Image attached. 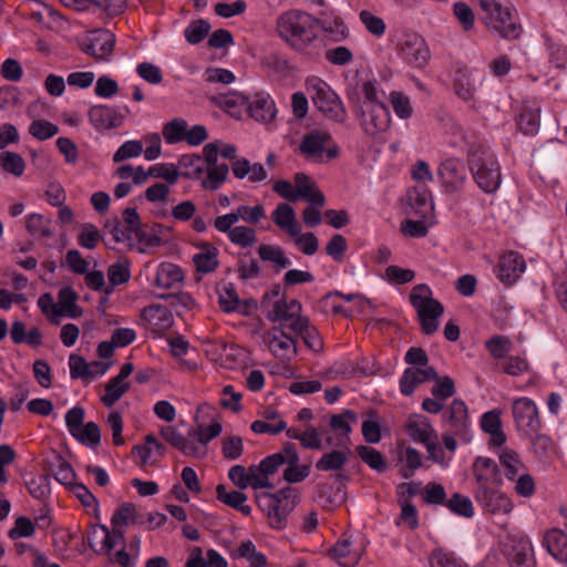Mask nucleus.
Returning a JSON list of instances; mask_svg holds the SVG:
<instances>
[{
  "label": "nucleus",
  "mask_w": 567,
  "mask_h": 567,
  "mask_svg": "<svg viewBox=\"0 0 567 567\" xmlns=\"http://www.w3.org/2000/svg\"><path fill=\"white\" fill-rule=\"evenodd\" d=\"M466 159L477 187L485 194H495L502 184V173L489 148L481 142L468 143Z\"/></svg>",
  "instance_id": "1"
},
{
  "label": "nucleus",
  "mask_w": 567,
  "mask_h": 567,
  "mask_svg": "<svg viewBox=\"0 0 567 567\" xmlns=\"http://www.w3.org/2000/svg\"><path fill=\"white\" fill-rule=\"evenodd\" d=\"M302 306L291 299L286 302L284 298L274 305V310L269 312L267 319L271 322L286 321L289 322L288 328L303 340L305 344L315 352L323 349V341L318 329L312 326L307 317L301 316Z\"/></svg>",
  "instance_id": "2"
},
{
  "label": "nucleus",
  "mask_w": 567,
  "mask_h": 567,
  "mask_svg": "<svg viewBox=\"0 0 567 567\" xmlns=\"http://www.w3.org/2000/svg\"><path fill=\"white\" fill-rule=\"evenodd\" d=\"M319 24V20L307 12L290 10L279 16L277 31L292 48L303 50L317 39Z\"/></svg>",
  "instance_id": "3"
},
{
  "label": "nucleus",
  "mask_w": 567,
  "mask_h": 567,
  "mask_svg": "<svg viewBox=\"0 0 567 567\" xmlns=\"http://www.w3.org/2000/svg\"><path fill=\"white\" fill-rule=\"evenodd\" d=\"M206 158V176L202 181L205 190H217L228 178L229 166L225 163L218 164V156L234 162L237 156V147L233 144L215 140L203 147Z\"/></svg>",
  "instance_id": "4"
},
{
  "label": "nucleus",
  "mask_w": 567,
  "mask_h": 567,
  "mask_svg": "<svg viewBox=\"0 0 567 567\" xmlns=\"http://www.w3.org/2000/svg\"><path fill=\"white\" fill-rule=\"evenodd\" d=\"M478 4L484 12L483 20L489 30L505 40L520 38L523 27L514 8L503 6L496 0H478Z\"/></svg>",
  "instance_id": "5"
},
{
  "label": "nucleus",
  "mask_w": 567,
  "mask_h": 567,
  "mask_svg": "<svg viewBox=\"0 0 567 567\" xmlns=\"http://www.w3.org/2000/svg\"><path fill=\"white\" fill-rule=\"evenodd\" d=\"M410 302L417 312L421 330L431 336L439 329L437 319L444 313L443 305L432 297V290L425 284L416 285L410 293Z\"/></svg>",
  "instance_id": "6"
},
{
  "label": "nucleus",
  "mask_w": 567,
  "mask_h": 567,
  "mask_svg": "<svg viewBox=\"0 0 567 567\" xmlns=\"http://www.w3.org/2000/svg\"><path fill=\"white\" fill-rule=\"evenodd\" d=\"M307 91L315 106L328 118L343 123L347 118L346 107L330 85L319 78L307 81Z\"/></svg>",
  "instance_id": "7"
},
{
  "label": "nucleus",
  "mask_w": 567,
  "mask_h": 567,
  "mask_svg": "<svg viewBox=\"0 0 567 567\" xmlns=\"http://www.w3.org/2000/svg\"><path fill=\"white\" fill-rule=\"evenodd\" d=\"M278 326L269 329L265 336L269 351L281 361H291L297 357V338L289 330V322L278 321Z\"/></svg>",
  "instance_id": "8"
},
{
  "label": "nucleus",
  "mask_w": 567,
  "mask_h": 567,
  "mask_svg": "<svg viewBox=\"0 0 567 567\" xmlns=\"http://www.w3.org/2000/svg\"><path fill=\"white\" fill-rule=\"evenodd\" d=\"M396 47L400 56L414 68L425 66L431 55L424 38L413 31L403 32Z\"/></svg>",
  "instance_id": "9"
},
{
  "label": "nucleus",
  "mask_w": 567,
  "mask_h": 567,
  "mask_svg": "<svg viewBox=\"0 0 567 567\" xmlns=\"http://www.w3.org/2000/svg\"><path fill=\"white\" fill-rule=\"evenodd\" d=\"M513 416L517 431L525 436L536 434L542 427L537 406L528 398H520L514 401Z\"/></svg>",
  "instance_id": "10"
},
{
  "label": "nucleus",
  "mask_w": 567,
  "mask_h": 567,
  "mask_svg": "<svg viewBox=\"0 0 567 567\" xmlns=\"http://www.w3.org/2000/svg\"><path fill=\"white\" fill-rule=\"evenodd\" d=\"M359 112L361 126L368 135L374 136L389 127L390 112L383 103L362 102Z\"/></svg>",
  "instance_id": "11"
},
{
  "label": "nucleus",
  "mask_w": 567,
  "mask_h": 567,
  "mask_svg": "<svg viewBox=\"0 0 567 567\" xmlns=\"http://www.w3.org/2000/svg\"><path fill=\"white\" fill-rule=\"evenodd\" d=\"M437 176L445 188V192H458L467 181L465 164L460 158H446L440 164Z\"/></svg>",
  "instance_id": "12"
},
{
  "label": "nucleus",
  "mask_w": 567,
  "mask_h": 567,
  "mask_svg": "<svg viewBox=\"0 0 567 567\" xmlns=\"http://www.w3.org/2000/svg\"><path fill=\"white\" fill-rule=\"evenodd\" d=\"M120 110L104 105H93L87 113L90 123L97 132H105L122 126L125 120V114L128 113V107L124 106Z\"/></svg>",
  "instance_id": "13"
},
{
  "label": "nucleus",
  "mask_w": 567,
  "mask_h": 567,
  "mask_svg": "<svg viewBox=\"0 0 567 567\" xmlns=\"http://www.w3.org/2000/svg\"><path fill=\"white\" fill-rule=\"evenodd\" d=\"M475 478V489L499 487L503 476L498 464L491 457L477 456L472 465Z\"/></svg>",
  "instance_id": "14"
},
{
  "label": "nucleus",
  "mask_w": 567,
  "mask_h": 567,
  "mask_svg": "<svg viewBox=\"0 0 567 567\" xmlns=\"http://www.w3.org/2000/svg\"><path fill=\"white\" fill-rule=\"evenodd\" d=\"M474 498L484 512L493 515H507L513 511L512 499L498 487L475 489Z\"/></svg>",
  "instance_id": "15"
},
{
  "label": "nucleus",
  "mask_w": 567,
  "mask_h": 567,
  "mask_svg": "<svg viewBox=\"0 0 567 567\" xmlns=\"http://www.w3.org/2000/svg\"><path fill=\"white\" fill-rule=\"evenodd\" d=\"M276 503L272 514H270V526L276 529H282L287 525L288 515L298 504V492L296 488L286 486L276 492Z\"/></svg>",
  "instance_id": "16"
},
{
  "label": "nucleus",
  "mask_w": 567,
  "mask_h": 567,
  "mask_svg": "<svg viewBox=\"0 0 567 567\" xmlns=\"http://www.w3.org/2000/svg\"><path fill=\"white\" fill-rule=\"evenodd\" d=\"M115 45V35L109 30H97L89 43H83L81 50L96 61H106Z\"/></svg>",
  "instance_id": "17"
},
{
  "label": "nucleus",
  "mask_w": 567,
  "mask_h": 567,
  "mask_svg": "<svg viewBox=\"0 0 567 567\" xmlns=\"http://www.w3.org/2000/svg\"><path fill=\"white\" fill-rule=\"evenodd\" d=\"M249 115L261 123L271 122L277 113L275 102L266 92H257L247 99Z\"/></svg>",
  "instance_id": "18"
},
{
  "label": "nucleus",
  "mask_w": 567,
  "mask_h": 567,
  "mask_svg": "<svg viewBox=\"0 0 567 567\" xmlns=\"http://www.w3.org/2000/svg\"><path fill=\"white\" fill-rule=\"evenodd\" d=\"M331 141L332 138L330 134L320 131H311L302 137L299 144V151L307 158L321 162L326 146Z\"/></svg>",
  "instance_id": "19"
},
{
  "label": "nucleus",
  "mask_w": 567,
  "mask_h": 567,
  "mask_svg": "<svg viewBox=\"0 0 567 567\" xmlns=\"http://www.w3.org/2000/svg\"><path fill=\"white\" fill-rule=\"evenodd\" d=\"M525 261L517 252L509 251L499 258L497 266V277L499 280L511 286L513 285L522 272L525 270Z\"/></svg>",
  "instance_id": "20"
},
{
  "label": "nucleus",
  "mask_w": 567,
  "mask_h": 567,
  "mask_svg": "<svg viewBox=\"0 0 567 567\" xmlns=\"http://www.w3.org/2000/svg\"><path fill=\"white\" fill-rule=\"evenodd\" d=\"M450 431L462 439L464 442H468V413L467 406L461 399H454L449 410L447 419Z\"/></svg>",
  "instance_id": "21"
},
{
  "label": "nucleus",
  "mask_w": 567,
  "mask_h": 567,
  "mask_svg": "<svg viewBox=\"0 0 567 567\" xmlns=\"http://www.w3.org/2000/svg\"><path fill=\"white\" fill-rule=\"evenodd\" d=\"M436 378L437 372L433 367H426L425 369L408 368L400 379V391L403 395L410 396L420 384Z\"/></svg>",
  "instance_id": "22"
},
{
  "label": "nucleus",
  "mask_w": 567,
  "mask_h": 567,
  "mask_svg": "<svg viewBox=\"0 0 567 567\" xmlns=\"http://www.w3.org/2000/svg\"><path fill=\"white\" fill-rule=\"evenodd\" d=\"M295 200L305 199L317 207H323L326 204V197L323 193L318 189L315 183L310 182V178L305 173H297L295 175Z\"/></svg>",
  "instance_id": "23"
},
{
  "label": "nucleus",
  "mask_w": 567,
  "mask_h": 567,
  "mask_svg": "<svg viewBox=\"0 0 567 567\" xmlns=\"http://www.w3.org/2000/svg\"><path fill=\"white\" fill-rule=\"evenodd\" d=\"M44 468L47 474L54 476V478L68 488L74 484L75 472L71 464L62 457L59 453H53L51 458L45 461Z\"/></svg>",
  "instance_id": "24"
},
{
  "label": "nucleus",
  "mask_w": 567,
  "mask_h": 567,
  "mask_svg": "<svg viewBox=\"0 0 567 567\" xmlns=\"http://www.w3.org/2000/svg\"><path fill=\"white\" fill-rule=\"evenodd\" d=\"M234 176L238 179L248 178L250 183L264 182L268 173L261 163L251 164L246 157H238L230 165Z\"/></svg>",
  "instance_id": "25"
},
{
  "label": "nucleus",
  "mask_w": 567,
  "mask_h": 567,
  "mask_svg": "<svg viewBox=\"0 0 567 567\" xmlns=\"http://www.w3.org/2000/svg\"><path fill=\"white\" fill-rule=\"evenodd\" d=\"M185 567H228V563L216 549H207L204 556L202 547L194 546L189 548Z\"/></svg>",
  "instance_id": "26"
},
{
  "label": "nucleus",
  "mask_w": 567,
  "mask_h": 567,
  "mask_svg": "<svg viewBox=\"0 0 567 567\" xmlns=\"http://www.w3.org/2000/svg\"><path fill=\"white\" fill-rule=\"evenodd\" d=\"M272 221L291 237L299 236L301 225L297 221L295 209L287 203L277 205L271 214Z\"/></svg>",
  "instance_id": "27"
},
{
  "label": "nucleus",
  "mask_w": 567,
  "mask_h": 567,
  "mask_svg": "<svg viewBox=\"0 0 567 567\" xmlns=\"http://www.w3.org/2000/svg\"><path fill=\"white\" fill-rule=\"evenodd\" d=\"M406 432L409 436L419 443H426L429 440H437L435 430L430 420L421 414H413L408 419Z\"/></svg>",
  "instance_id": "28"
},
{
  "label": "nucleus",
  "mask_w": 567,
  "mask_h": 567,
  "mask_svg": "<svg viewBox=\"0 0 567 567\" xmlns=\"http://www.w3.org/2000/svg\"><path fill=\"white\" fill-rule=\"evenodd\" d=\"M543 545L555 559L567 564V534L564 530L549 529L544 536Z\"/></svg>",
  "instance_id": "29"
},
{
  "label": "nucleus",
  "mask_w": 567,
  "mask_h": 567,
  "mask_svg": "<svg viewBox=\"0 0 567 567\" xmlns=\"http://www.w3.org/2000/svg\"><path fill=\"white\" fill-rule=\"evenodd\" d=\"M511 567H536L533 545L527 538H519L508 554Z\"/></svg>",
  "instance_id": "30"
},
{
  "label": "nucleus",
  "mask_w": 567,
  "mask_h": 567,
  "mask_svg": "<svg viewBox=\"0 0 567 567\" xmlns=\"http://www.w3.org/2000/svg\"><path fill=\"white\" fill-rule=\"evenodd\" d=\"M206 158L200 155H189L185 154L179 156V176L190 178V179H200L206 176Z\"/></svg>",
  "instance_id": "31"
},
{
  "label": "nucleus",
  "mask_w": 567,
  "mask_h": 567,
  "mask_svg": "<svg viewBox=\"0 0 567 567\" xmlns=\"http://www.w3.org/2000/svg\"><path fill=\"white\" fill-rule=\"evenodd\" d=\"M110 286L104 288V295H111L114 287L128 282L131 278V262L127 258H120L107 268Z\"/></svg>",
  "instance_id": "32"
},
{
  "label": "nucleus",
  "mask_w": 567,
  "mask_h": 567,
  "mask_svg": "<svg viewBox=\"0 0 567 567\" xmlns=\"http://www.w3.org/2000/svg\"><path fill=\"white\" fill-rule=\"evenodd\" d=\"M200 247L202 251L193 257L196 270L202 274L215 271L219 265L218 249L209 243H203Z\"/></svg>",
  "instance_id": "33"
},
{
  "label": "nucleus",
  "mask_w": 567,
  "mask_h": 567,
  "mask_svg": "<svg viewBox=\"0 0 567 567\" xmlns=\"http://www.w3.org/2000/svg\"><path fill=\"white\" fill-rule=\"evenodd\" d=\"M217 499L225 505L240 512L243 515H250L251 507L246 505L247 495L239 491L228 492L224 484H218L216 487Z\"/></svg>",
  "instance_id": "34"
},
{
  "label": "nucleus",
  "mask_w": 567,
  "mask_h": 567,
  "mask_svg": "<svg viewBox=\"0 0 567 567\" xmlns=\"http://www.w3.org/2000/svg\"><path fill=\"white\" fill-rule=\"evenodd\" d=\"M540 107L524 105L517 117V126L525 135H535L539 130Z\"/></svg>",
  "instance_id": "35"
},
{
  "label": "nucleus",
  "mask_w": 567,
  "mask_h": 567,
  "mask_svg": "<svg viewBox=\"0 0 567 567\" xmlns=\"http://www.w3.org/2000/svg\"><path fill=\"white\" fill-rule=\"evenodd\" d=\"M329 556L342 567H354L359 563V556L351 551L349 539L338 540L328 551Z\"/></svg>",
  "instance_id": "36"
},
{
  "label": "nucleus",
  "mask_w": 567,
  "mask_h": 567,
  "mask_svg": "<svg viewBox=\"0 0 567 567\" xmlns=\"http://www.w3.org/2000/svg\"><path fill=\"white\" fill-rule=\"evenodd\" d=\"M349 451L332 450L324 453L317 462L316 468L321 472H338L343 468L348 462Z\"/></svg>",
  "instance_id": "37"
},
{
  "label": "nucleus",
  "mask_w": 567,
  "mask_h": 567,
  "mask_svg": "<svg viewBox=\"0 0 567 567\" xmlns=\"http://www.w3.org/2000/svg\"><path fill=\"white\" fill-rule=\"evenodd\" d=\"M499 463L504 468L506 478L509 481H514L516 476L525 471V466L520 461L519 455L507 447L501 451Z\"/></svg>",
  "instance_id": "38"
},
{
  "label": "nucleus",
  "mask_w": 567,
  "mask_h": 567,
  "mask_svg": "<svg viewBox=\"0 0 567 567\" xmlns=\"http://www.w3.org/2000/svg\"><path fill=\"white\" fill-rule=\"evenodd\" d=\"M58 298L62 316L75 319L82 315V309L76 305L78 295L70 286L60 289Z\"/></svg>",
  "instance_id": "39"
},
{
  "label": "nucleus",
  "mask_w": 567,
  "mask_h": 567,
  "mask_svg": "<svg viewBox=\"0 0 567 567\" xmlns=\"http://www.w3.org/2000/svg\"><path fill=\"white\" fill-rule=\"evenodd\" d=\"M258 256L262 261L272 262L277 271L291 265L290 259L285 255L280 246L260 245L257 249Z\"/></svg>",
  "instance_id": "40"
},
{
  "label": "nucleus",
  "mask_w": 567,
  "mask_h": 567,
  "mask_svg": "<svg viewBox=\"0 0 567 567\" xmlns=\"http://www.w3.org/2000/svg\"><path fill=\"white\" fill-rule=\"evenodd\" d=\"M52 220L41 214H30L25 218V228L32 236H39L42 238H49L53 236L51 229Z\"/></svg>",
  "instance_id": "41"
},
{
  "label": "nucleus",
  "mask_w": 567,
  "mask_h": 567,
  "mask_svg": "<svg viewBox=\"0 0 567 567\" xmlns=\"http://www.w3.org/2000/svg\"><path fill=\"white\" fill-rule=\"evenodd\" d=\"M208 137V132L204 125L197 124L188 127L185 120L179 118V142L185 141L192 146L200 145Z\"/></svg>",
  "instance_id": "42"
},
{
  "label": "nucleus",
  "mask_w": 567,
  "mask_h": 567,
  "mask_svg": "<svg viewBox=\"0 0 567 567\" xmlns=\"http://www.w3.org/2000/svg\"><path fill=\"white\" fill-rule=\"evenodd\" d=\"M429 195L430 193L425 185L410 188L406 193L408 204L411 206L414 213L421 217H425L427 214Z\"/></svg>",
  "instance_id": "43"
},
{
  "label": "nucleus",
  "mask_w": 567,
  "mask_h": 567,
  "mask_svg": "<svg viewBox=\"0 0 567 567\" xmlns=\"http://www.w3.org/2000/svg\"><path fill=\"white\" fill-rule=\"evenodd\" d=\"M358 456L372 470L382 473L386 470V462L381 452L374 447L358 445L355 447Z\"/></svg>",
  "instance_id": "44"
},
{
  "label": "nucleus",
  "mask_w": 567,
  "mask_h": 567,
  "mask_svg": "<svg viewBox=\"0 0 567 567\" xmlns=\"http://www.w3.org/2000/svg\"><path fill=\"white\" fill-rule=\"evenodd\" d=\"M101 528V546L95 549L97 555L110 554L118 543H124V532L120 527H113L112 532L105 526L100 524Z\"/></svg>",
  "instance_id": "45"
},
{
  "label": "nucleus",
  "mask_w": 567,
  "mask_h": 567,
  "mask_svg": "<svg viewBox=\"0 0 567 567\" xmlns=\"http://www.w3.org/2000/svg\"><path fill=\"white\" fill-rule=\"evenodd\" d=\"M148 320L159 330H166L174 323L173 312L163 305H153L146 309Z\"/></svg>",
  "instance_id": "46"
},
{
  "label": "nucleus",
  "mask_w": 567,
  "mask_h": 567,
  "mask_svg": "<svg viewBox=\"0 0 567 567\" xmlns=\"http://www.w3.org/2000/svg\"><path fill=\"white\" fill-rule=\"evenodd\" d=\"M131 388L130 382H121L114 377L110 379V381L105 384V393L102 395V403L111 408L113 406L124 393H126Z\"/></svg>",
  "instance_id": "47"
},
{
  "label": "nucleus",
  "mask_w": 567,
  "mask_h": 567,
  "mask_svg": "<svg viewBox=\"0 0 567 567\" xmlns=\"http://www.w3.org/2000/svg\"><path fill=\"white\" fill-rule=\"evenodd\" d=\"M27 488L30 495L39 501L47 499L51 494L50 474H40L27 482Z\"/></svg>",
  "instance_id": "48"
},
{
  "label": "nucleus",
  "mask_w": 567,
  "mask_h": 567,
  "mask_svg": "<svg viewBox=\"0 0 567 567\" xmlns=\"http://www.w3.org/2000/svg\"><path fill=\"white\" fill-rule=\"evenodd\" d=\"M453 89L455 94L465 102L471 101L474 97L475 86L466 70L456 71Z\"/></svg>",
  "instance_id": "49"
},
{
  "label": "nucleus",
  "mask_w": 567,
  "mask_h": 567,
  "mask_svg": "<svg viewBox=\"0 0 567 567\" xmlns=\"http://www.w3.org/2000/svg\"><path fill=\"white\" fill-rule=\"evenodd\" d=\"M212 29L210 23L205 19H197L189 23L184 30V37L189 44H199Z\"/></svg>",
  "instance_id": "50"
},
{
  "label": "nucleus",
  "mask_w": 567,
  "mask_h": 567,
  "mask_svg": "<svg viewBox=\"0 0 567 567\" xmlns=\"http://www.w3.org/2000/svg\"><path fill=\"white\" fill-rule=\"evenodd\" d=\"M0 166L2 169L16 177L23 175L25 163L22 156L18 153L3 151L0 155Z\"/></svg>",
  "instance_id": "51"
},
{
  "label": "nucleus",
  "mask_w": 567,
  "mask_h": 567,
  "mask_svg": "<svg viewBox=\"0 0 567 567\" xmlns=\"http://www.w3.org/2000/svg\"><path fill=\"white\" fill-rule=\"evenodd\" d=\"M72 436L86 446L95 447L101 442V430L95 422H87L72 434Z\"/></svg>",
  "instance_id": "52"
},
{
  "label": "nucleus",
  "mask_w": 567,
  "mask_h": 567,
  "mask_svg": "<svg viewBox=\"0 0 567 567\" xmlns=\"http://www.w3.org/2000/svg\"><path fill=\"white\" fill-rule=\"evenodd\" d=\"M532 450L539 462L548 463L554 450L553 441L546 434H537L532 440Z\"/></svg>",
  "instance_id": "53"
},
{
  "label": "nucleus",
  "mask_w": 567,
  "mask_h": 567,
  "mask_svg": "<svg viewBox=\"0 0 567 567\" xmlns=\"http://www.w3.org/2000/svg\"><path fill=\"white\" fill-rule=\"evenodd\" d=\"M445 506L454 514L471 518L474 516V507L472 501L460 493H454L446 501Z\"/></svg>",
  "instance_id": "54"
},
{
  "label": "nucleus",
  "mask_w": 567,
  "mask_h": 567,
  "mask_svg": "<svg viewBox=\"0 0 567 567\" xmlns=\"http://www.w3.org/2000/svg\"><path fill=\"white\" fill-rule=\"evenodd\" d=\"M357 414L352 410H346L340 414H333L330 419V426L334 431H340L341 437L349 439L352 431L350 423H355Z\"/></svg>",
  "instance_id": "55"
},
{
  "label": "nucleus",
  "mask_w": 567,
  "mask_h": 567,
  "mask_svg": "<svg viewBox=\"0 0 567 567\" xmlns=\"http://www.w3.org/2000/svg\"><path fill=\"white\" fill-rule=\"evenodd\" d=\"M370 417L362 423V435L365 442L377 444L381 441V427L378 413L373 410L369 413Z\"/></svg>",
  "instance_id": "56"
},
{
  "label": "nucleus",
  "mask_w": 567,
  "mask_h": 567,
  "mask_svg": "<svg viewBox=\"0 0 567 567\" xmlns=\"http://www.w3.org/2000/svg\"><path fill=\"white\" fill-rule=\"evenodd\" d=\"M69 489L75 495V497L84 507H93L94 515L96 518H99V501L84 484L75 482L69 487Z\"/></svg>",
  "instance_id": "57"
},
{
  "label": "nucleus",
  "mask_w": 567,
  "mask_h": 567,
  "mask_svg": "<svg viewBox=\"0 0 567 567\" xmlns=\"http://www.w3.org/2000/svg\"><path fill=\"white\" fill-rule=\"evenodd\" d=\"M29 133L39 141H45L59 133V126L47 120H34L29 126Z\"/></svg>",
  "instance_id": "58"
},
{
  "label": "nucleus",
  "mask_w": 567,
  "mask_h": 567,
  "mask_svg": "<svg viewBox=\"0 0 567 567\" xmlns=\"http://www.w3.org/2000/svg\"><path fill=\"white\" fill-rule=\"evenodd\" d=\"M229 240L243 248L252 246L257 241L256 231L254 228L247 226H236L233 231H229Z\"/></svg>",
  "instance_id": "59"
},
{
  "label": "nucleus",
  "mask_w": 567,
  "mask_h": 567,
  "mask_svg": "<svg viewBox=\"0 0 567 567\" xmlns=\"http://www.w3.org/2000/svg\"><path fill=\"white\" fill-rule=\"evenodd\" d=\"M81 231L78 235V244L86 249H94L97 243L103 238L97 227L93 224L86 223L81 227Z\"/></svg>",
  "instance_id": "60"
},
{
  "label": "nucleus",
  "mask_w": 567,
  "mask_h": 567,
  "mask_svg": "<svg viewBox=\"0 0 567 567\" xmlns=\"http://www.w3.org/2000/svg\"><path fill=\"white\" fill-rule=\"evenodd\" d=\"M360 21L365 29L374 37L381 38L385 33V22L382 18L373 14L371 11L362 10L359 13Z\"/></svg>",
  "instance_id": "61"
},
{
  "label": "nucleus",
  "mask_w": 567,
  "mask_h": 567,
  "mask_svg": "<svg viewBox=\"0 0 567 567\" xmlns=\"http://www.w3.org/2000/svg\"><path fill=\"white\" fill-rule=\"evenodd\" d=\"M244 452L243 439L237 435L225 436L221 440V454L226 460L235 461Z\"/></svg>",
  "instance_id": "62"
},
{
  "label": "nucleus",
  "mask_w": 567,
  "mask_h": 567,
  "mask_svg": "<svg viewBox=\"0 0 567 567\" xmlns=\"http://www.w3.org/2000/svg\"><path fill=\"white\" fill-rule=\"evenodd\" d=\"M70 374L72 379H94V372L85 359L78 354L69 357Z\"/></svg>",
  "instance_id": "63"
},
{
  "label": "nucleus",
  "mask_w": 567,
  "mask_h": 567,
  "mask_svg": "<svg viewBox=\"0 0 567 567\" xmlns=\"http://www.w3.org/2000/svg\"><path fill=\"white\" fill-rule=\"evenodd\" d=\"M485 347L494 359H503L509 352L512 341L505 336H494L485 341Z\"/></svg>",
  "instance_id": "64"
}]
</instances>
